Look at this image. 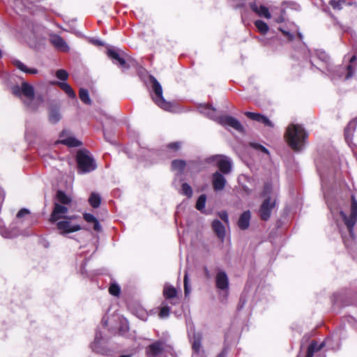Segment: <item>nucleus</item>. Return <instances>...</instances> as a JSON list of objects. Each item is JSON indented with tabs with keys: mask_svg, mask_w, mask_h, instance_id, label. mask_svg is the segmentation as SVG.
<instances>
[{
	"mask_svg": "<svg viewBox=\"0 0 357 357\" xmlns=\"http://www.w3.org/2000/svg\"><path fill=\"white\" fill-rule=\"evenodd\" d=\"M108 56L123 69H128L129 66L126 63L125 59L121 56L118 50L111 47L107 50Z\"/></svg>",
	"mask_w": 357,
	"mask_h": 357,
	"instance_id": "14",
	"label": "nucleus"
},
{
	"mask_svg": "<svg viewBox=\"0 0 357 357\" xmlns=\"http://www.w3.org/2000/svg\"><path fill=\"white\" fill-rule=\"evenodd\" d=\"M184 291L185 296H187L190 293V287L189 284V280L187 272H185L184 276Z\"/></svg>",
	"mask_w": 357,
	"mask_h": 357,
	"instance_id": "42",
	"label": "nucleus"
},
{
	"mask_svg": "<svg viewBox=\"0 0 357 357\" xmlns=\"http://www.w3.org/2000/svg\"><path fill=\"white\" fill-rule=\"evenodd\" d=\"M342 3H345L344 0H331L330 1V5L333 7V8L338 10L342 9Z\"/></svg>",
	"mask_w": 357,
	"mask_h": 357,
	"instance_id": "41",
	"label": "nucleus"
},
{
	"mask_svg": "<svg viewBox=\"0 0 357 357\" xmlns=\"http://www.w3.org/2000/svg\"><path fill=\"white\" fill-rule=\"evenodd\" d=\"M2 55V53H1V50H0V57Z\"/></svg>",
	"mask_w": 357,
	"mask_h": 357,
	"instance_id": "56",
	"label": "nucleus"
},
{
	"mask_svg": "<svg viewBox=\"0 0 357 357\" xmlns=\"http://www.w3.org/2000/svg\"><path fill=\"white\" fill-rule=\"evenodd\" d=\"M162 306L160 308L159 317L161 319L167 318L169 314L170 308L165 301L162 302Z\"/></svg>",
	"mask_w": 357,
	"mask_h": 357,
	"instance_id": "35",
	"label": "nucleus"
},
{
	"mask_svg": "<svg viewBox=\"0 0 357 357\" xmlns=\"http://www.w3.org/2000/svg\"><path fill=\"white\" fill-rule=\"evenodd\" d=\"M250 8L259 17L266 19H270L271 17L268 9L264 6L259 5L256 3H250Z\"/></svg>",
	"mask_w": 357,
	"mask_h": 357,
	"instance_id": "21",
	"label": "nucleus"
},
{
	"mask_svg": "<svg viewBox=\"0 0 357 357\" xmlns=\"http://www.w3.org/2000/svg\"><path fill=\"white\" fill-rule=\"evenodd\" d=\"M281 31L284 34V36L288 38V40H291L293 38V35L289 31H286L282 29H280Z\"/></svg>",
	"mask_w": 357,
	"mask_h": 357,
	"instance_id": "49",
	"label": "nucleus"
},
{
	"mask_svg": "<svg viewBox=\"0 0 357 357\" xmlns=\"http://www.w3.org/2000/svg\"><path fill=\"white\" fill-rule=\"evenodd\" d=\"M129 329V327L128 326L127 324H125L124 326H121L120 328H119V332L121 333V334H124L126 332H127Z\"/></svg>",
	"mask_w": 357,
	"mask_h": 357,
	"instance_id": "48",
	"label": "nucleus"
},
{
	"mask_svg": "<svg viewBox=\"0 0 357 357\" xmlns=\"http://www.w3.org/2000/svg\"><path fill=\"white\" fill-rule=\"evenodd\" d=\"M49 119H50V121H51V123H57L61 119V115H60L59 111H57L56 109L52 110L50 113Z\"/></svg>",
	"mask_w": 357,
	"mask_h": 357,
	"instance_id": "37",
	"label": "nucleus"
},
{
	"mask_svg": "<svg viewBox=\"0 0 357 357\" xmlns=\"http://www.w3.org/2000/svg\"><path fill=\"white\" fill-rule=\"evenodd\" d=\"M190 341L192 344V348L195 353L199 354L202 351V335L200 333H195L190 329L188 332Z\"/></svg>",
	"mask_w": 357,
	"mask_h": 357,
	"instance_id": "13",
	"label": "nucleus"
},
{
	"mask_svg": "<svg viewBox=\"0 0 357 357\" xmlns=\"http://www.w3.org/2000/svg\"><path fill=\"white\" fill-rule=\"evenodd\" d=\"M327 204L328 208L334 217L340 215L345 225L347 226L349 234L351 238H354V227L357 221V203L356 201H353L351 211L349 216H347L341 208L333 206V202L329 199V197L325 195Z\"/></svg>",
	"mask_w": 357,
	"mask_h": 357,
	"instance_id": "3",
	"label": "nucleus"
},
{
	"mask_svg": "<svg viewBox=\"0 0 357 357\" xmlns=\"http://www.w3.org/2000/svg\"><path fill=\"white\" fill-rule=\"evenodd\" d=\"M199 111L208 118L217 121L223 126H229L240 132L243 130L241 123L236 119L230 116H218L216 109L208 105H201L199 107Z\"/></svg>",
	"mask_w": 357,
	"mask_h": 357,
	"instance_id": "2",
	"label": "nucleus"
},
{
	"mask_svg": "<svg viewBox=\"0 0 357 357\" xmlns=\"http://www.w3.org/2000/svg\"><path fill=\"white\" fill-rule=\"evenodd\" d=\"M212 227L218 237L223 240L225 236V227L222 223L218 220H215L212 223Z\"/></svg>",
	"mask_w": 357,
	"mask_h": 357,
	"instance_id": "24",
	"label": "nucleus"
},
{
	"mask_svg": "<svg viewBox=\"0 0 357 357\" xmlns=\"http://www.w3.org/2000/svg\"><path fill=\"white\" fill-rule=\"evenodd\" d=\"M286 137L289 145L295 151H300L304 146L307 134L298 124H291L287 129Z\"/></svg>",
	"mask_w": 357,
	"mask_h": 357,
	"instance_id": "4",
	"label": "nucleus"
},
{
	"mask_svg": "<svg viewBox=\"0 0 357 357\" xmlns=\"http://www.w3.org/2000/svg\"><path fill=\"white\" fill-rule=\"evenodd\" d=\"M84 219L89 223H93V229L94 230L99 231L101 229V226L98 221V220L95 218V216L91 213H85L83 215Z\"/></svg>",
	"mask_w": 357,
	"mask_h": 357,
	"instance_id": "28",
	"label": "nucleus"
},
{
	"mask_svg": "<svg viewBox=\"0 0 357 357\" xmlns=\"http://www.w3.org/2000/svg\"><path fill=\"white\" fill-rule=\"evenodd\" d=\"M251 146L252 147H254L255 149H256L261 151L262 152H264L266 153H268V150L264 146H261L260 144H251Z\"/></svg>",
	"mask_w": 357,
	"mask_h": 357,
	"instance_id": "46",
	"label": "nucleus"
},
{
	"mask_svg": "<svg viewBox=\"0 0 357 357\" xmlns=\"http://www.w3.org/2000/svg\"><path fill=\"white\" fill-rule=\"evenodd\" d=\"M0 233L4 238H11L18 236V231L15 229H0Z\"/></svg>",
	"mask_w": 357,
	"mask_h": 357,
	"instance_id": "33",
	"label": "nucleus"
},
{
	"mask_svg": "<svg viewBox=\"0 0 357 357\" xmlns=\"http://www.w3.org/2000/svg\"><path fill=\"white\" fill-rule=\"evenodd\" d=\"M180 143L178 142H173L170 143L167 145V149L173 150L174 151H176L180 148Z\"/></svg>",
	"mask_w": 357,
	"mask_h": 357,
	"instance_id": "44",
	"label": "nucleus"
},
{
	"mask_svg": "<svg viewBox=\"0 0 357 357\" xmlns=\"http://www.w3.org/2000/svg\"><path fill=\"white\" fill-rule=\"evenodd\" d=\"M91 348L93 351L97 354L102 355L107 354L108 351L103 345L102 334L100 332H96L94 341L91 344Z\"/></svg>",
	"mask_w": 357,
	"mask_h": 357,
	"instance_id": "15",
	"label": "nucleus"
},
{
	"mask_svg": "<svg viewBox=\"0 0 357 357\" xmlns=\"http://www.w3.org/2000/svg\"><path fill=\"white\" fill-rule=\"evenodd\" d=\"M13 93L20 97L24 103L31 109H36L43 102L41 95L35 94L32 85L27 82H22L21 86H14L12 89Z\"/></svg>",
	"mask_w": 357,
	"mask_h": 357,
	"instance_id": "1",
	"label": "nucleus"
},
{
	"mask_svg": "<svg viewBox=\"0 0 357 357\" xmlns=\"http://www.w3.org/2000/svg\"><path fill=\"white\" fill-rule=\"evenodd\" d=\"M355 127H356V123L354 121H351L348 124L347 127L345 128L344 135H345V139L347 141H348L350 139V137H351L350 132H351L355 129Z\"/></svg>",
	"mask_w": 357,
	"mask_h": 357,
	"instance_id": "38",
	"label": "nucleus"
},
{
	"mask_svg": "<svg viewBox=\"0 0 357 357\" xmlns=\"http://www.w3.org/2000/svg\"><path fill=\"white\" fill-rule=\"evenodd\" d=\"M56 76L58 79L62 81H66L68 77V73L66 70L60 69L56 71Z\"/></svg>",
	"mask_w": 357,
	"mask_h": 357,
	"instance_id": "40",
	"label": "nucleus"
},
{
	"mask_svg": "<svg viewBox=\"0 0 357 357\" xmlns=\"http://www.w3.org/2000/svg\"><path fill=\"white\" fill-rule=\"evenodd\" d=\"M68 212V208L66 206L61 205L59 203L55 202L54 206V209L52 212L50 217V222H56L59 220H61L68 215L66 214Z\"/></svg>",
	"mask_w": 357,
	"mask_h": 357,
	"instance_id": "12",
	"label": "nucleus"
},
{
	"mask_svg": "<svg viewBox=\"0 0 357 357\" xmlns=\"http://www.w3.org/2000/svg\"><path fill=\"white\" fill-rule=\"evenodd\" d=\"M29 213V211L26 208L21 209L17 214V217L20 218Z\"/></svg>",
	"mask_w": 357,
	"mask_h": 357,
	"instance_id": "47",
	"label": "nucleus"
},
{
	"mask_svg": "<svg viewBox=\"0 0 357 357\" xmlns=\"http://www.w3.org/2000/svg\"><path fill=\"white\" fill-rule=\"evenodd\" d=\"M220 218L223 220L225 223H229V218L226 211H222L218 213Z\"/></svg>",
	"mask_w": 357,
	"mask_h": 357,
	"instance_id": "45",
	"label": "nucleus"
},
{
	"mask_svg": "<svg viewBox=\"0 0 357 357\" xmlns=\"http://www.w3.org/2000/svg\"><path fill=\"white\" fill-rule=\"evenodd\" d=\"M225 176L219 172H215L212 176V184L214 190L220 191L224 189L226 184Z\"/></svg>",
	"mask_w": 357,
	"mask_h": 357,
	"instance_id": "17",
	"label": "nucleus"
},
{
	"mask_svg": "<svg viewBox=\"0 0 357 357\" xmlns=\"http://www.w3.org/2000/svg\"><path fill=\"white\" fill-rule=\"evenodd\" d=\"M163 295L166 300L170 301L169 303L172 305H176L178 303V299L176 298L177 291L172 286L166 284L164 287Z\"/></svg>",
	"mask_w": 357,
	"mask_h": 357,
	"instance_id": "16",
	"label": "nucleus"
},
{
	"mask_svg": "<svg viewBox=\"0 0 357 357\" xmlns=\"http://www.w3.org/2000/svg\"><path fill=\"white\" fill-rule=\"evenodd\" d=\"M150 81L152 84L153 94L152 98L154 102L161 109L167 111H171L172 105L171 102L166 101L162 96V89L160 84L152 75L150 76Z\"/></svg>",
	"mask_w": 357,
	"mask_h": 357,
	"instance_id": "7",
	"label": "nucleus"
},
{
	"mask_svg": "<svg viewBox=\"0 0 357 357\" xmlns=\"http://www.w3.org/2000/svg\"><path fill=\"white\" fill-rule=\"evenodd\" d=\"M109 293L113 296H119L120 294V287L116 284H113L109 287Z\"/></svg>",
	"mask_w": 357,
	"mask_h": 357,
	"instance_id": "43",
	"label": "nucleus"
},
{
	"mask_svg": "<svg viewBox=\"0 0 357 357\" xmlns=\"http://www.w3.org/2000/svg\"><path fill=\"white\" fill-rule=\"evenodd\" d=\"M56 143V144L61 143V144H65L69 147H77L82 144L81 142H79L78 139H77L76 138L73 137H68L65 139H61L60 140L57 141Z\"/></svg>",
	"mask_w": 357,
	"mask_h": 357,
	"instance_id": "27",
	"label": "nucleus"
},
{
	"mask_svg": "<svg viewBox=\"0 0 357 357\" xmlns=\"http://www.w3.org/2000/svg\"><path fill=\"white\" fill-rule=\"evenodd\" d=\"M255 25L258 31L262 34H266L269 30L268 24L262 20H256L255 22Z\"/></svg>",
	"mask_w": 357,
	"mask_h": 357,
	"instance_id": "32",
	"label": "nucleus"
},
{
	"mask_svg": "<svg viewBox=\"0 0 357 357\" xmlns=\"http://www.w3.org/2000/svg\"><path fill=\"white\" fill-rule=\"evenodd\" d=\"M354 4H356V3H354ZM349 5H353V3H349Z\"/></svg>",
	"mask_w": 357,
	"mask_h": 357,
	"instance_id": "55",
	"label": "nucleus"
},
{
	"mask_svg": "<svg viewBox=\"0 0 357 357\" xmlns=\"http://www.w3.org/2000/svg\"><path fill=\"white\" fill-rule=\"evenodd\" d=\"M215 287L220 294L224 297H227L229 289V278L226 272L218 269L215 277Z\"/></svg>",
	"mask_w": 357,
	"mask_h": 357,
	"instance_id": "10",
	"label": "nucleus"
},
{
	"mask_svg": "<svg viewBox=\"0 0 357 357\" xmlns=\"http://www.w3.org/2000/svg\"><path fill=\"white\" fill-rule=\"evenodd\" d=\"M181 193L188 197L192 195V190L191 187L186 183H183L181 185Z\"/></svg>",
	"mask_w": 357,
	"mask_h": 357,
	"instance_id": "39",
	"label": "nucleus"
},
{
	"mask_svg": "<svg viewBox=\"0 0 357 357\" xmlns=\"http://www.w3.org/2000/svg\"><path fill=\"white\" fill-rule=\"evenodd\" d=\"M70 98H75L76 95L72 87L65 82H54Z\"/></svg>",
	"mask_w": 357,
	"mask_h": 357,
	"instance_id": "26",
	"label": "nucleus"
},
{
	"mask_svg": "<svg viewBox=\"0 0 357 357\" xmlns=\"http://www.w3.org/2000/svg\"><path fill=\"white\" fill-rule=\"evenodd\" d=\"M162 351V344L155 342L151 344L147 349V355L149 357H156Z\"/></svg>",
	"mask_w": 357,
	"mask_h": 357,
	"instance_id": "25",
	"label": "nucleus"
},
{
	"mask_svg": "<svg viewBox=\"0 0 357 357\" xmlns=\"http://www.w3.org/2000/svg\"><path fill=\"white\" fill-rule=\"evenodd\" d=\"M89 202L92 207L98 208L100 204L101 197L98 194L92 192L89 199Z\"/></svg>",
	"mask_w": 357,
	"mask_h": 357,
	"instance_id": "31",
	"label": "nucleus"
},
{
	"mask_svg": "<svg viewBox=\"0 0 357 357\" xmlns=\"http://www.w3.org/2000/svg\"><path fill=\"white\" fill-rule=\"evenodd\" d=\"M322 57L321 58L324 62L328 64V58L324 53H321ZM349 64L345 67L339 66L335 70L327 65V70L329 73H333V76L338 77H344L345 79H349L352 77L357 69V55L354 54L349 59Z\"/></svg>",
	"mask_w": 357,
	"mask_h": 357,
	"instance_id": "5",
	"label": "nucleus"
},
{
	"mask_svg": "<svg viewBox=\"0 0 357 357\" xmlns=\"http://www.w3.org/2000/svg\"><path fill=\"white\" fill-rule=\"evenodd\" d=\"M205 275L207 278H209L210 277V275H209V271L208 270L207 268H205Z\"/></svg>",
	"mask_w": 357,
	"mask_h": 357,
	"instance_id": "52",
	"label": "nucleus"
},
{
	"mask_svg": "<svg viewBox=\"0 0 357 357\" xmlns=\"http://www.w3.org/2000/svg\"><path fill=\"white\" fill-rule=\"evenodd\" d=\"M50 41L52 44L58 50L68 52L69 47L66 41L59 35L54 34L50 36Z\"/></svg>",
	"mask_w": 357,
	"mask_h": 357,
	"instance_id": "20",
	"label": "nucleus"
},
{
	"mask_svg": "<svg viewBox=\"0 0 357 357\" xmlns=\"http://www.w3.org/2000/svg\"><path fill=\"white\" fill-rule=\"evenodd\" d=\"M277 192L273 191L271 185L269 183L265 184L262 195L266 197L259 208V215L263 220H267L271 214L272 209L275 206L274 196Z\"/></svg>",
	"mask_w": 357,
	"mask_h": 357,
	"instance_id": "6",
	"label": "nucleus"
},
{
	"mask_svg": "<svg viewBox=\"0 0 357 357\" xmlns=\"http://www.w3.org/2000/svg\"><path fill=\"white\" fill-rule=\"evenodd\" d=\"M92 43L98 46H102L104 45L103 42L100 40H92Z\"/></svg>",
	"mask_w": 357,
	"mask_h": 357,
	"instance_id": "50",
	"label": "nucleus"
},
{
	"mask_svg": "<svg viewBox=\"0 0 357 357\" xmlns=\"http://www.w3.org/2000/svg\"><path fill=\"white\" fill-rule=\"evenodd\" d=\"M225 356V353L224 351H222L219 356L218 357H224Z\"/></svg>",
	"mask_w": 357,
	"mask_h": 357,
	"instance_id": "54",
	"label": "nucleus"
},
{
	"mask_svg": "<svg viewBox=\"0 0 357 357\" xmlns=\"http://www.w3.org/2000/svg\"><path fill=\"white\" fill-rule=\"evenodd\" d=\"M206 161L208 163L215 162L220 171L225 174H229L231 170V161L229 158L225 155H213L208 158Z\"/></svg>",
	"mask_w": 357,
	"mask_h": 357,
	"instance_id": "11",
	"label": "nucleus"
},
{
	"mask_svg": "<svg viewBox=\"0 0 357 357\" xmlns=\"http://www.w3.org/2000/svg\"><path fill=\"white\" fill-rule=\"evenodd\" d=\"M79 98L85 104L90 105L91 103L89 98V92L86 89H80L79 90Z\"/></svg>",
	"mask_w": 357,
	"mask_h": 357,
	"instance_id": "34",
	"label": "nucleus"
},
{
	"mask_svg": "<svg viewBox=\"0 0 357 357\" xmlns=\"http://www.w3.org/2000/svg\"><path fill=\"white\" fill-rule=\"evenodd\" d=\"M331 338H327L319 345L317 342H312L308 347L306 357H313L315 351H319L325 346L331 347Z\"/></svg>",
	"mask_w": 357,
	"mask_h": 357,
	"instance_id": "19",
	"label": "nucleus"
},
{
	"mask_svg": "<svg viewBox=\"0 0 357 357\" xmlns=\"http://www.w3.org/2000/svg\"><path fill=\"white\" fill-rule=\"evenodd\" d=\"M56 199L58 201L57 203L64 206L68 205L71 202V199L61 190L57 192Z\"/></svg>",
	"mask_w": 357,
	"mask_h": 357,
	"instance_id": "29",
	"label": "nucleus"
},
{
	"mask_svg": "<svg viewBox=\"0 0 357 357\" xmlns=\"http://www.w3.org/2000/svg\"><path fill=\"white\" fill-rule=\"evenodd\" d=\"M251 214L250 211H246L241 214L238 221V226L240 229L245 230L250 226Z\"/></svg>",
	"mask_w": 357,
	"mask_h": 357,
	"instance_id": "23",
	"label": "nucleus"
},
{
	"mask_svg": "<svg viewBox=\"0 0 357 357\" xmlns=\"http://www.w3.org/2000/svg\"><path fill=\"white\" fill-rule=\"evenodd\" d=\"M14 64L19 70H20L21 71H22L24 73H29V74H36L38 73L37 69L29 68L20 61H15Z\"/></svg>",
	"mask_w": 357,
	"mask_h": 357,
	"instance_id": "30",
	"label": "nucleus"
},
{
	"mask_svg": "<svg viewBox=\"0 0 357 357\" xmlns=\"http://www.w3.org/2000/svg\"><path fill=\"white\" fill-rule=\"evenodd\" d=\"M76 218V215H70L56 222V227L61 234H70L82 229L79 225L73 222V220Z\"/></svg>",
	"mask_w": 357,
	"mask_h": 357,
	"instance_id": "9",
	"label": "nucleus"
},
{
	"mask_svg": "<svg viewBox=\"0 0 357 357\" xmlns=\"http://www.w3.org/2000/svg\"><path fill=\"white\" fill-rule=\"evenodd\" d=\"M119 357H133V356L132 355H121Z\"/></svg>",
	"mask_w": 357,
	"mask_h": 357,
	"instance_id": "53",
	"label": "nucleus"
},
{
	"mask_svg": "<svg viewBox=\"0 0 357 357\" xmlns=\"http://www.w3.org/2000/svg\"><path fill=\"white\" fill-rule=\"evenodd\" d=\"M206 201V195H200L197 201V204H196L197 209L203 212L204 207H205Z\"/></svg>",
	"mask_w": 357,
	"mask_h": 357,
	"instance_id": "36",
	"label": "nucleus"
},
{
	"mask_svg": "<svg viewBox=\"0 0 357 357\" xmlns=\"http://www.w3.org/2000/svg\"><path fill=\"white\" fill-rule=\"evenodd\" d=\"M284 20V17H282V16L279 17L276 20V21H277L278 22H283Z\"/></svg>",
	"mask_w": 357,
	"mask_h": 357,
	"instance_id": "51",
	"label": "nucleus"
},
{
	"mask_svg": "<svg viewBox=\"0 0 357 357\" xmlns=\"http://www.w3.org/2000/svg\"><path fill=\"white\" fill-rule=\"evenodd\" d=\"M245 114L247 117H248L249 119H250L252 120H254V121H256L258 122H261L267 126L273 127L272 122L265 116H263L258 113L250 112H246L245 113Z\"/></svg>",
	"mask_w": 357,
	"mask_h": 357,
	"instance_id": "22",
	"label": "nucleus"
},
{
	"mask_svg": "<svg viewBox=\"0 0 357 357\" xmlns=\"http://www.w3.org/2000/svg\"><path fill=\"white\" fill-rule=\"evenodd\" d=\"M192 165V162L187 164L183 160H174L172 162V169L176 172V174H181L186 168L189 170L191 169Z\"/></svg>",
	"mask_w": 357,
	"mask_h": 357,
	"instance_id": "18",
	"label": "nucleus"
},
{
	"mask_svg": "<svg viewBox=\"0 0 357 357\" xmlns=\"http://www.w3.org/2000/svg\"><path fill=\"white\" fill-rule=\"evenodd\" d=\"M77 161L79 171L82 173H88L93 171L96 168V165L93 158L89 155V152L83 150L78 151L77 154Z\"/></svg>",
	"mask_w": 357,
	"mask_h": 357,
	"instance_id": "8",
	"label": "nucleus"
}]
</instances>
